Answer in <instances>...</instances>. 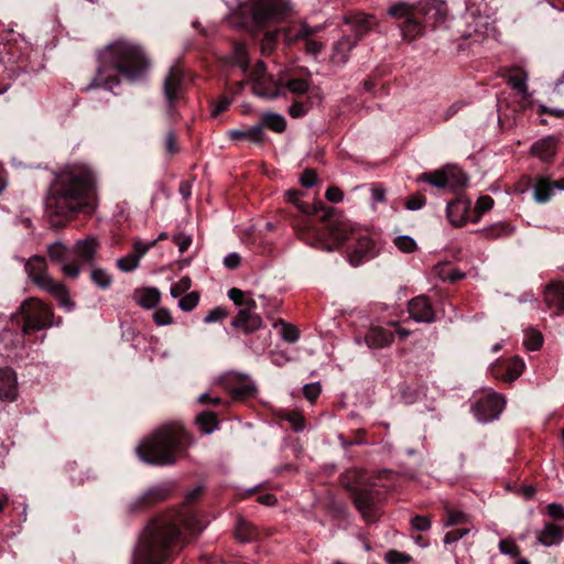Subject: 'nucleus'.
<instances>
[{
  "instance_id": "nucleus-10",
  "label": "nucleus",
  "mask_w": 564,
  "mask_h": 564,
  "mask_svg": "<svg viewBox=\"0 0 564 564\" xmlns=\"http://www.w3.org/2000/svg\"><path fill=\"white\" fill-rule=\"evenodd\" d=\"M506 405L503 395L490 392L479 398L473 405V412L479 422L487 423L499 417Z\"/></svg>"
},
{
  "instance_id": "nucleus-57",
  "label": "nucleus",
  "mask_w": 564,
  "mask_h": 564,
  "mask_svg": "<svg viewBox=\"0 0 564 564\" xmlns=\"http://www.w3.org/2000/svg\"><path fill=\"white\" fill-rule=\"evenodd\" d=\"M227 316L228 312L226 311V308L217 306L207 313V315L204 317V323L213 324L223 321Z\"/></svg>"
},
{
  "instance_id": "nucleus-6",
  "label": "nucleus",
  "mask_w": 564,
  "mask_h": 564,
  "mask_svg": "<svg viewBox=\"0 0 564 564\" xmlns=\"http://www.w3.org/2000/svg\"><path fill=\"white\" fill-rule=\"evenodd\" d=\"M25 272L30 280L41 290L56 299L58 305L72 312L75 303L69 297V292L63 282L54 280L47 271V263L44 257L33 256L24 264Z\"/></svg>"
},
{
  "instance_id": "nucleus-62",
  "label": "nucleus",
  "mask_w": 564,
  "mask_h": 564,
  "mask_svg": "<svg viewBox=\"0 0 564 564\" xmlns=\"http://www.w3.org/2000/svg\"><path fill=\"white\" fill-rule=\"evenodd\" d=\"M282 338L288 343H295L300 338V333L295 326L284 324L282 328Z\"/></svg>"
},
{
  "instance_id": "nucleus-8",
  "label": "nucleus",
  "mask_w": 564,
  "mask_h": 564,
  "mask_svg": "<svg viewBox=\"0 0 564 564\" xmlns=\"http://www.w3.org/2000/svg\"><path fill=\"white\" fill-rule=\"evenodd\" d=\"M417 182H425L436 188H448L453 191L464 187L467 183V177L457 166L446 165L434 172L420 174Z\"/></svg>"
},
{
  "instance_id": "nucleus-25",
  "label": "nucleus",
  "mask_w": 564,
  "mask_h": 564,
  "mask_svg": "<svg viewBox=\"0 0 564 564\" xmlns=\"http://www.w3.org/2000/svg\"><path fill=\"white\" fill-rule=\"evenodd\" d=\"M393 341V333L382 327H371L365 335V343L371 349H380Z\"/></svg>"
},
{
  "instance_id": "nucleus-27",
  "label": "nucleus",
  "mask_w": 564,
  "mask_h": 564,
  "mask_svg": "<svg viewBox=\"0 0 564 564\" xmlns=\"http://www.w3.org/2000/svg\"><path fill=\"white\" fill-rule=\"evenodd\" d=\"M161 300V293L156 288H142L137 289L133 293V301L145 310L156 307Z\"/></svg>"
},
{
  "instance_id": "nucleus-32",
  "label": "nucleus",
  "mask_w": 564,
  "mask_h": 564,
  "mask_svg": "<svg viewBox=\"0 0 564 564\" xmlns=\"http://www.w3.org/2000/svg\"><path fill=\"white\" fill-rule=\"evenodd\" d=\"M528 74L521 68H512L507 76V84L522 96H528Z\"/></svg>"
},
{
  "instance_id": "nucleus-40",
  "label": "nucleus",
  "mask_w": 564,
  "mask_h": 564,
  "mask_svg": "<svg viewBox=\"0 0 564 564\" xmlns=\"http://www.w3.org/2000/svg\"><path fill=\"white\" fill-rule=\"evenodd\" d=\"M196 422L206 434L213 433L218 427V419L213 412H202L197 415Z\"/></svg>"
},
{
  "instance_id": "nucleus-44",
  "label": "nucleus",
  "mask_w": 564,
  "mask_h": 564,
  "mask_svg": "<svg viewBox=\"0 0 564 564\" xmlns=\"http://www.w3.org/2000/svg\"><path fill=\"white\" fill-rule=\"evenodd\" d=\"M445 512L447 514V520L444 523V527H452L457 524H464L468 522V516L460 511V510H454L448 507L445 508Z\"/></svg>"
},
{
  "instance_id": "nucleus-42",
  "label": "nucleus",
  "mask_w": 564,
  "mask_h": 564,
  "mask_svg": "<svg viewBox=\"0 0 564 564\" xmlns=\"http://www.w3.org/2000/svg\"><path fill=\"white\" fill-rule=\"evenodd\" d=\"M543 344V336L536 329H527L524 332L523 345L530 351L539 350Z\"/></svg>"
},
{
  "instance_id": "nucleus-53",
  "label": "nucleus",
  "mask_w": 564,
  "mask_h": 564,
  "mask_svg": "<svg viewBox=\"0 0 564 564\" xmlns=\"http://www.w3.org/2000/svg\"><path fill=\"white\" fill-rule=\"evenodd\" d=\"M232 100L234 97H229L227 95L220 96L217 100L213 102L212 116L217 117L221 112L226 111L229 108Z\"/></svg>"
},
{
  "instance_id": "nucleus-31",
  "label": "nucleus",
  "mask_w": 564,
  "mask_h": 564,
  "mask_svg": "<svg viewBox=\"0 0 564 564\" xmlns=\"http://www.w3.org/2000/svg\"><path fill=\"white\" fill-rule=\"evenodd\" d=\"M231 140H249L254 143H261L264 138V131L261 124H256L247 129H235L228 132Z\"/></svg>"
},
{
  "instance_id": "nucleus-36",
  "label": "nucleus",
  "mask_w": 564,
  "mask_h": 564,
  "mask_svg": "<svg viewBox=\"0 0 564 564\" xmlns=\"http://www.w3.org/2000/svg\"><path fill=\"white\" fill-rule=\"evenodd\" d=\"M416 4L408 3L404 1H399L388 8V14L394 19H404L412 18L416 15Z\"/></svg>"
},
{
  "instance_id": "nucleus-23",
  "label": "nucleus",
  "mask_w": 564,
  "mask_h": 564,
  "mask_svg": "<svg viewBox=\"0 0 564 564\" xmlns=\"http://www.w3.org/2000/svg\"><path fill=\"white\" fill-rule=\"evenodd\" d=\"M564 536V529L553 522H546L544 527L536 532L538 543L544 546L558 545Z\"/></svg>"
},
{
  "instance_id": "nucleus-21",
  "label": "nucleus",
  "mask_w": 564,
  "mask_h": 564,
  "mask_svg": "<svg viewBox=\"0 0 564 564\" xmlns=\"http://www.w3.org/2000/svg\"><path fill=\"white\" fill-rule=\"evenodd\" d=\"M470 202L464 198H456L449 202L446 207V216L455 227L464 226L468 221Z\"/></svg>"
},
{
  "instance_id": "nucleus-19",
  "label": "nucleus",
  "mask_w": 564,
  "mask_h": 564,
  "mask_svg": "<svg viewBox=\"0 0 564 564\" xmlns=\"http://www.w3.org/2000/svg\"><path fill=\"white\" fill-rule=\"evenodd\" d=\"M410 317L419 323H432L435 319L434 310L425 295L412 299L408 304Z\"/></svg>"
},
{
  "instance_id": "nucleus-2",
  "label": "nucleus",
  "mask_w": 564,
  "mask_h": 564,
  "mask_svg": "<svg viewBox=\"0 0 564 564\" xmlns=\"http://www.w3.org/2000/svg\"><path fill=\"white\" fill-rule=\"evenodd\" d=\"M180 525L191 534H198L204 529L195 516L170 513L152 519L140 538L138 563L171 564L173 556L187 543Z\"/></svg>"
},
{
  "instance_id": "nucleus-48",
  "label": "nucleus",
  "mask_w": 564,
  "mask_h": 564,
  "mask_svg": "<svg viewBox=\"0 0 564 564\" xmlns=\"http://www.w3.org/2000/svg\"><path fill=\"white\" fill-rule=\"evenodd\" d=\"M153 322L156 326H167L173 323V317L166 307L158 308L152 315Z\"/></svg>"
},
{
  "instance_id": "nucleus-12",
  "label": "nucleus",
  "mask_w": 564,
  "mask_h": 564,
  "mask_svg": "<svg viewBox=\"0 0 564 564\" xmlns=\"http://www.w3.org/2000/svg\"><path fill=\"white\" fill-rule=\"evenodd\" d=\"M50 259L61 264V271L66 278L76 279L80 274V264L77 261H68L70 250L61 241H55L47 247Z\"/></svg>"
},
{
  "instance_id": "nucleus-59",
  "label": "nucleus",
  "mask_w": 564,
  "mask_h": 564,
  "mask_svg": "<svg viewBox=\"0 0 564 564\" xmlns=\"http://www.w3.org/2000/svg\"><path fill=\"white\" fill-rule=\"evenodd\" d=\"M432 525V521L425 516H415L411 519V528L415 531H427Z\"/></svg>"
},
{
  "instance_id": "nucleus-18",
  "label": "nucleus",
  "mask_w": 564,
  "mask_h": 564,
  "mask_svg": "<svg viewBox=\"0 0 564 564\" xmlns=\"http://www.w3.org/2000/svg\"><path fill=\"white\" fill-rule=\"evenodd\" d=\"M234 328L242 330L245 334L253 333L263 326V321L256 308H240L231 321Z\"/></svg>"
},
{
  "instance_id": "nucleus-55",
  "label": "nucleus",
  "mask_w": 564,
  "mask_h": 564,
  "mask_svg": "<svg viewBox=\"0 0 564 564\" xmlns=\"http://www.w3.org/2000/svg\"><path fill=\"white\" fill-rule=\"evenodd\" d=\"M510 232L511 230L505 224H497L484 230V235L488 238H499L503 236H509Z\"/></svg>"
},
{
  "instance_id": "nucleus-52",
  "label": "nucleus",
  "mask_w": 564,
  "mask_h": 564,
  "mask_svg": "<svg viewBox=\"0 0 564 564\" xmlns=\"http://www.w3.org/2000/svg\"><path fill=\"white\" fill-rule=\"evenodd\" d=\"M498 546H499L500 553H502L505 555H509L511 557H517L520 555V547L513 540H509V539L501 540L499 542Z\"/></svg>"
},
{
  "instance_id": "nucleus-63",
  "label": "nucleus",
  "mask_w": 564,
  "mask_h": 564,
  "mask_svg": "<svg viewBox=\"0 0 564 564\" xmlns=\"http://www.w3.org/2000/svg\"><path fill=\"white\" fill-rule=\"evenodd\" d=\"M469 533V529H456V530H452L449 532H447L445 535H444V540L443 542L445 544H452L454 542H457L458 540H460L462 538H464L466 534Z\"/></svg>"
},
{
  "instance_id": "nucleus-24",
  "label": "nucleus",
  "mask_w": 564,
  "mask_h": 564,
  "mask_svg": "<svg viewBox=\"0 0 564 564\" xmlns=\"http://www.w3.org/2000/svg\"><path fill=\"white\" fill-rule=\"evenodd\" d=\"M557 148V139L549 135L534 142L531 147V153L544 162L551 161Z\"/></svg>"
},
{
  "instance_id": "nucleus-4",
  "label": "nucleus",
  "mask_w": 564,
  "mask_h": 564,
  "mask_svg": "<svg viewBox=\"0 0 564 564\" xmlns=\"http://www.w3.org/2000/svg\"><path fill=\"white\" fill-rule=\"evenodd\" d=\"M191 444L186 430L180 423L160 426L144 437L135 448L138 457L149 465H174L185 456Z\"/></svg>"
},
{
  "instance_id": "nucleus-45",
  "label": "nucleus",
  "mask_w": 564,
  "mask_h": 564,
  "mask_svg": "<svg viewBox=\"0 0 564 564\" xmlns=\"http://www.w3.org/2000/svg\"><path fill=\"white\" fill-rule=\"evenodd\" d=\"M199 302V294L196 291L189 292L183 296H181L178 301V307L183 312H191L193 311Z\"/></svg>"
},
{
  "instance_id": "nucleus-39",
  "label": "nucleus",
  "mask_w": 564,
  "mask_h": 564,
  "mask_svg": "<svg viewBox=\"0 0 564 564\" xmlns=\"http://www.w3.org/2000/svg\"><path fill=\"white\" fill-rule=\"evenodd\" d=\"M228 297L236 305L241 306V308H257L256 301L237 288H232L228 291Z\"/></svg>"
},
{
  "instance_id": "nucleus-15",
  "label": "nucleus",
  "mask_w": 564,
  "mask_h": 564,
  "mask_svg": "<svg viewBox=\"0 0 564 564\" xmlns=\"http://www.w3.org/2000/svg\"><path fill=\"white\" fill-rule=\"evenodd\" d=\"M224 388L234 399H245L256 392V387L247 376L236 372L227 373L223 378Z\"/></svg>"
},
{
  "instance_id": "nucleus-22",
  "label": "nucleus",
  "mask_w": 564,
  "mask_h": 564,
  "mask_svg": "<svg viewBox=\"0 0 564 564\" xmlns=\"http://www.w3.org/2000/svg\"><path fill=\"white\" fill-rule=\"evenodd\" d=\"M375 254L376 251L373 240L369 237H360L349 254V261L352 265H358L362 261L373 258Z\"/></svg>"
},
{
  "instance_id": "nucleus-47",
  "label": "nucleus",
  "mask_w": 564,
  "mask_h": 564,
  "mask_svg": "<svg viewBox=\"0 0 564 564\" xmlns=\"http://www.w3.org/2000/svg\"><path fill=\"white\" fill-rule=\"evenodd\" d=\"M164 151L167 155H175L180 152V147L177 144V137L174 130H169L164 141H163Z\"/></svg>"
},
{
  "instance_id": "nucleus-28",
  "label": "nucleus",
  "mask_w": 564,
  "mask_h": 564,
  "mask_svg": "<svg viewBox=\"0 0 564 564\" xmlns=\"http://www.w3.org/2000/svg\"><path fill=\"white\" fill-rule=\"evenodd\" d=\"M358 41L357 36H343L335 43L332 53V61L335 64H344L348 59L349 52L356 46Z\"/></svg>"
},
{
  "instance_id": "nucleus-56",
  "label": "nucleus",
  "mask_w": 564,
  "mask_h": 564,
  "mask_svg": "<svg viewBox=\"0 0 564 564\" xmlns=\"http://www.w3.org/2000/svg\"><path fill=\"white\" fill-rule=\"evenodd\" d=\"M192 285L191 279L182 278L178 282L171 286L170 293L172 297H181Z\"/></svg>"
},
{
  "instance_id": "nucleus-13",
  "label": "nucleus",
  "mask_w": 564,
  "mask_h": 564,
  "mask_svg": "<svg viewBox=\"0 0 564 564\" xmlns=\"http://www.w3.org/2000/svg\"><path fill=\"white\" fill-rule=\"evenodd\" d=\"M183 82L184 70L178 64H174L163 80V94L170 109H173L180 99Z\"/></svg>"
},
{
  "instance_id": "nucleus-3",
  "label": "nucleus",
  "mask_w": 564,
  "mask_h": 564,
  "mask_svg": "<svg viewBox=\"0 0 564 564\" xmlns=\"http://www.w3.org/2000/svg\"><path fill=\"white\" fill-rule=\"evenodd\" d=\"M98 62L96 75L85 91L95 88L112 91L120 85L119 75L129 82H139L147 76L150 68V59L143 47L123 39L101 50Z\"/></svg>"
},
{
  "instance_id": "nucleus-60",
  "label": "nucleus",
  "mask_w": 564,
  "mask_h": 564,
  "mask_svg": "<svg viewBox=\"0 0 564 564\" xmlns=\"http://www.w3.org/2000/svg\"><path fill=\"white\" fill-rule=\"evenodd\" d=\"M411 557L408 554L391 550L386 554V561L389 564H405L410 562Z\"/></svg>"
},
{
  "instance_id": "nucleus-50",
  "label": "nucleus",
  "mask_w": 564,
  "mask_h": 564,
  "mask_svg": "<svg viewBox=\"0 0 564 564\" xmlns=\"http://www.w3.org/2000/svg\"><path fill=\"white\" fill-rule=\"evenodd\" d=\"M395 247L402 252L411 253L416 249L415 240L410 236H399L394 239Z\"/></svg>"
},
{
  "instance_id": "nucleus-51",
  "label": "nucleus",
  "mask_w": 564,
  "mask_h": 564,
  "mask_svg": "<svg viewBox=\"0 0 564 564\" xmlns=\"http://www.w3.org/2000/svg\"><path fill=\"white\" fill-rule=\"evenodd\" d=\"M235 63L243 70L248 68L247 48L242 43H235L234 45Z\"/></svg>"
},
{
  "instance_id": "nucleus-9",
  "label": "nucleus",
  "mask_w": 564,
  "mask_h": 564,
  "mask_svg": "<svg viewBox=\"0 0 564 564\" xmlns=\"http://www.w3.org/2000/svg\"><path fill=\"white\" fill-rule=\"evenodd\" d=\"M378 486L376 479L371 480H359L358 482L350 485L349 489L352 494L355 505L362 517L372 521L376 518L375 514V488Z\"/></svg>"
},
{
  "instance_id": "nucleus-7",
  "label": "nucleus",
  "mask_w": 564,
  "mask_h": 564,
  "mask_svg": "<svg viewBox=\"0 0 564 564\" xmlns=\"http://www.w3.org/2000/svg\"><path fill=\"white\" fill-rule=\"evenodd\" d=\"M246 11L257 28H264L285 14V6L281 0H251Z\"/></svg>"
},
{
  "instance_id": "nucleus-46",
  "label": "nucleus",
  "mask_w": 564,
  "mask_h": 564,
  "mask_svg": "<svg viewBox=\"0 0 564 564\" xmlns=\"http://www.w3.org/2000/svg\"><path fill=\"white\" fill-rule=\"evenodd\" d=\"M285 88L293 94L302 95L308 90V82L304 78H291L285 83Z\"/></svg>"
},
{
  "instance_id": "nucleus-17",
  "label": "nucleus",
  "mask_w": 564,
  "mask_h": 564,
  "mask_svg": "<svg viewBox=\"0 0 564 564\" xmlns=\"http://www.w3.org/2000/svg\"><path fill=\"white\" fill-rule=\"evenodd\" d=\"M543 299L550 311L554 315H564V282L552 281L550 282L543 292Z\"/></svg>"
},
{
  "instance_id": "nucleus-37",
  "label": "nucleus",
  "mask_w": 564,
  "mask_h": 564,
  "mask_svg": "<svg viewBox=\"0 0 564 564\" xmlns=\"http://www.w3.org/2000/svg\"><path fill=\"white\" fill-rule=\"evenodd\" d=\"M347 23H351L356 28V32L361 35L367 32L375 23V15L367 14L364 12L356 13L346 19Z\"/></svg>"
},
{
  "instance_id": "nucleus-49",
  "label": "nucleus",
  "mask_w": 564,
  "mask_h": 564,
  "mask_svg": "<svg viewBox=\"0 0 564 564\" xmlns=\"http://www.w3.org/2000/svg\"><path fill=\"white\" fill-rule=\"evenodd\" d=\"M138 256L132 253L117 260V267L123 272H131L139 267Z\"/></svg>"
},
{
  "instance_id": "nucleus-1",
  "label": "nucleus",
  "mask_w": 564,
  "mask_h": 564,
  "mask_svg": "<svg viewBox=\"0 0 564 564\" xmlns=\"http://www.w3.org/2000/svg\"><path fill=\"white\" fill-rule=\"evenodd\" d=\"M98 205L97 177L85 163H69L54 174L46 206L61 217L93 214Z\"/></svg>"
},
{
  "instance_id": "nucleus-35",
  "label": "nucleus",
  "mask_w": 564,
  "mask_h": 564,
  "mask_svg": "<svg viewBox=\"0 0 564 564\" xmlns=\"http://www.w3.org/2000/svg\"><path fill=\"white\" fill-rule=\"evenodd\" d=\"M524 368V361L519 357H513L506 361V372L501 376V379L505 381L512 382L522 375Z\"/></svg>"
},
{
  "instance_id": "nucleus-20",
  "label": "nucleus",
  "mask_w": 564,
  "mask_h": 564,
  "mask_svg": "<svg viewBox=\"0 0 564 564\" xmlns=\"http://www.w3.org/2000/svg\"><path fill=\"white\" fill-rule=\"evenodd\" d=\"M18 397V381L15 372L9 368H0V400L13 402Z\"/></svg>"
},
{
  "instance_id": "nucleus-14",
  "label": "nucleus",
  "mask_w": 564,
  "mask_h": 564,
  "mask_svg": "<svg viewBox=\"0 0 564 564\" xmlns=\"http://www.w3.org/2000/svg\"><path fill=\"white\" fill-rule=\"evenodd\" d=\"M171 492V486L169 484L159 485L148 489L145 492L140 495L133 501L128 505L130 512L143 511L160 501L167 498Z\"/></svg>"
},
{
  "instance_id": "nucleus-54",
  "label": "nucleus",
  "mask_w": 564,
  "mask_h": 564,
  "mask_svg": "<svg viewBox=\"0 0 564 564\" xmlns=\"http://www.w3.org/2000/svg\"><path fill=\"white\" fill-rule=\"evenodd\" d=\"M284 419L292 425L295 432H301L305 427L303 415L297 411H289Z\"/></svg>"
},
{
  "instance_id": "nucleus-64",
  "label": "nucleus",
  "mask_w": 564,
  "mask_h": 564,
  "mask_svg": "<svg viewBox=\"0 0 564 564\" xmlns=\"http://www.w3.org/2000/svg\"><path fill=\"white\" fill-rule=\"evenodd\" d=\"M547 513L554 520H564V507L561 503L547 505Z\"/></svg>"
},
{
  "instance_id": "nucleus-16",
  "label": "nucleus",
  "mask_w": 564,
  "mask_h": 564,
  "mask_svg": "<svg viewBox=\"0 0 564 564\" xmlns=\"http://www.w3.org/2000/svg\"><path fill=\"white\" fill-rule=\"evenodd\" d=\"M99 240L96 237L89 236L84 239L77 240L72 247L73 261L80 264L93 265L99 249Z\"/></svg>"
},
{
  "instance_id": "nucleus-61",
  "label": "nucleus",
  "mask_w": 564,
  "mask_h": 564,
  "mask_svg": "<svg viewBox=\"0 0 564 564\" xmlns=\"http://www.w3.org/2000/svg\"><path fill=\"white\" fill-rule=\"evenodd\" d=\"M494 206V199L490 197V196H480L477 202H476V205H475V210L476 213L478 214V217L490 210Z\"/></svg>"
},
{
  "instance_id": "nucleus-38",
  "label": "nucleus",
  "mask_w": 564,
  "mask_h": 564,
  "mask_svg": "<svg viewBox=\"0 0 564 564\" xmlns=\"http://www.w3.org/2000/svg\"><path fill=\"white\" fill-rule=\"evenodd\" d=\"M263 127L269 128L270 130L281 133L286 128V121L283 116L274 112H265L262 115V122L260 123Z\"/></svg>"
},
{
  "instance_id": "nucleus-29",
  "label": "nucleus",
  "mask_w": 564,
  "mask_h": 564,
  "mask_svg": "<svg viewBox=\"0 0 564 564\" xmlns=\"http://www.w3.org/2000/svg\"><path fill=\"white\" fill-rule=\"evenodd\" d=\"M425 28L419 15L408 18V20L400 24L402 36L406 41H413L423 35Z\"/></svg>"
},
{
  "instance_id": "nucleus-26",
  "label": "nucleus",
  "mask_w": 564,
  "mask_h": 564,
  "mask_svg": "<svg viewBox=\"0 0 564 564\" xmlns=\"http://www.w3.org/2000/svg\"><path fill=\"white\" fill-rule=\"evenodd\" d=\"M281 84L268 75L264 77H257L252 83V90L257 96L267 98H276L280 95Z\"/></svg>"
},
{
  "instance_id": "nucleus-5",
  "label": "nucleus",
  "mask_w": 564,
  "mask_h": 564,
  "mask_svg": "<svg viewBox=\"0 0 564 564\" xmlns=\"http://www.w3.org/2000/svg\"><path fill=\"white\" fill-rule=\"evenodd\" d=\"M20 308L23 316L22 332L17 333L6 328L0 333V340L10 344L12 347H22L24 335L53 325L54 313L42 300L35 297L25 300Z\"/></svg>"
},
{
  "instance_id": "nucleus-43",
  "label": "nucleus",
  "mask_w": 564,
  "mask_h": 564,
  "mask_svg": "<svg viewBox=\"0 0 564 564\" xmlns=\"http://www.w3.org/2000/svg\"><path fill=\"white\" fill-rule=\"evenodd\" d=\"M315 30H313L307 24L303 23L297 26H293L292 29L288 30L285 36L288 41H295L300 39H307L311 35H313Z\"/></svg>"
},
{
  "instance_id": "nucleus-33",
  "label": "nucleus",
  "mask_w": 564,
  "mask_h": 564,
  "mask_svg": "<svg viewBox=\"0 0 564 564\" xmlns=\"http://www.w3.org/2000/svg\"><path fill=\"white\" fill-rule=\"evenodd\" d=\"M554 184L546 177L540 176L533 188V197L538 203H546L553 193Z\"/></svg>"
},
{
  "instance_id": "nucleus-34",
  "label": "nucleus",
  "mask_w": 564,
  "mask_h": 564,
  "mask_svg": "<svg viewBox=\"0 0 564 564\" xmlns=\"http://www.w3.org/2000/svg\"><path fill=\"white\" fill-rule=\"evenodd\" d=\"M302 195L303 193L299 189H289L285 192L284 197L288 203L295 205L299 212L304 216L317 213L319 206L315 205L312 208L308 204L301 202L300 198Z\"/></svg>"
},
{
  "instance_id": "nucleus-30",
  "label": "nucleus",
  "mask_w": 564,
  "mask_h": 564,
  "mask_svg": "<svg viewBox=\"0 0 564 564\" xmlns=\"http://www.w3.org/2000/svg\"><path fill=\"white\" fill-rule=\"evenodd\" d=\"M259 535L258 529L248 520L238 518L235 529V538L241 543L254 541Z\"/></svg>"
},
{
  "instance_id": "nucleus-11",
  "label": "nucleus",
  "mask_w": 564,
  "mask_h": 564,
  "mask_svg": "<svg viewBox=\"0 0 564 564\" xmlns=\"http://www.w3.org/2000/svg\"><path fill=\"white\" fill-rule=\"evenodd\" d=\"M416 12L426 28H435L445 21L447 6L440 0H422L416 3Z\"/></svg>"
},
{
  "instance_id": "nucleus-41",
  "label": "nucleus",
  "mask_w": 564,
  "mask_h": 564,
  "mask_svg": "<svg viewBox=\"0 0 564 564\" xmlns=\"http://www.w3.org/2000/svg\"><path fill=\"white\" fill-rule=\"evenodd\" d=\"M90 280L102 290L109 289L112 284V276L102 268H94L90 272Z\"/></svg>"
},
{
  "instance_id": "nucleus-58",
  "label": "nucleus",
  "mask_w": 564,
  "mask_h": 564,
  "mask_svg": "<svg viewBox=\"0 0 564 564\" xmlns=\"http://www.w3.org/2000/svg\"><path fill=\"white\" fill-rule=\"evenodd\" d=\"M311 108V104L307 101H294L289 109V113L293 118H300L307 113Z\"/></svg>"
}]
</instances>
